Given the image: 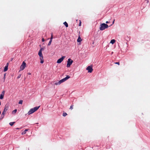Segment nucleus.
Instances as JSON below:
<instances>
[{"instance_id":"1","label":"nucleus","mask_w":150,"mask_h":150,"mask_svg":"<svg viewBox=\"0 0 150 150\" xmlns=\"http://www.w3.org/2000/svg\"><path fill=\"white\" fill-rule=\"evenodd\" d=\"M44 49V48H41L38 53V54L40 57V62L41 64L43 63L44 62L43 57L42 53V51Z\"/></svg>"},{"instance_id":"2","label":"nucleus","mask_w":150,"mask_h":150,"mask_svg":"<svg viewBox=\"0 0 150 150\" xmlns=\"http://www.w3.org/2000/svg\"><path fill=\"white\" fill-rule=\"evenodd\" d=\"M40 106L35 107L31 109L28 112L29 115H30L37 111L39 108Z\"/></svg>"},{"instance_id":"3","label":"nucleus","mask_w":150,"mask_h":150,"mask_svg":"<svg viewBox=\"0 0 150 150\" xmlns=\"http://www.w3.org/2000/svg\"><path fill=\"white\" fill-rule=\"evenodd\" d=\"M108 27V25L105 23L101 24L100 25V29L101 30H103Z\"/></svg>"},{"instance_id":"4","label":"nucleus","mask_w":150,"mask_h":150,"mask_svg":"<svg viewBox=\"0 0 150 150\" xmlns=\"http://www.w3.org/2000/svg\"><path fill=\"white\" fill-rule=\"evenodd\" d=\"M8 108L9 106L8 105H5L4 111L3 112L2 114H1V116H3V117H4L5 114L6 113V111L8 110Z\"/></svg>"},{"instance_id":"5","label":"nucleus","mask_w":150,"mask_h":150,"mask_svg":"<svg viewBox=\"0 0 150 150\" xmlns=\"http://www.w3.org/2000/svg\"><path fill=\"white\" fill-rule=\"evenodd\" d=\"M73 62V61L71 59H69L67 62V67H70L71 65L72 64Z\"/></svg>"},{"instance_id":"6","label":"nucleus","mask_w":150,"mask_h":150,"mask_svg":"<svg viewBox=\"0 0 150 150\" xmlns=\"http://www.w3.org/2000/svg\"><path fill=\"white\" fill-rule=\"evenodd\" d=\"M26 63L24 62H23L20 67V71H22L26 67Z\"/></svg>"},{"instance_id":"7","label":"nucleus","mask_w":150,"mask_h":150,"mask_svg":"<svg viewBox=\"0 0 150 150\" xmlns=\"http://www.w3.org/2000/svg\"><path fill=\"white\" fill-rule=\"evenodd\" d=\"M70 78V76H69L68 75L66 77H65V78H63V79L60 80V83H62L65 81H66V80H67V79H69Z\"/></svg>"},{"instance_id":"8","label":"nucleus","mask_w":150,"mask_h":150,"mask_svg":"<svg viewBox=\"0 0 150 150\" xmlns=\"http://www.w3.org/2000/svg\"><path fill=\"white\" fill-rule=\"evenodd\" d=\"M65 56H62L61 58L59 59L57 61V63H61L64 60V59L65 58Z\"/></svg>"},{"instance_id":"9","label":"nucleus","mask_w":150,"mask_h":150,"mask_svg":"<svg viewBox=\"0 0 150 150\" xmlns=\"http://www.w3.org/2000/svg\"><path fill=\"white\" fill-rule=\"evenodd\" d=\"M86 70H88V72L91 73L92 72L93 69L92 67L90 66H88L86 68Z\"/></svg>"},{"instance_id":"10","label":"nucleus","mask_w":150,"mask_h":150,"mask_svg":"<svg viewBox=\"0 0 150 150\" xmlns=\"http://www.w3.org/2000/svg\"><path fill=\"white\" fill-rule=\"evenodd\" d=\"M5 93V91H3L2 92L1 94L0 95V99H3Z\"/></svg>"},{"instance_id":"11","label":"nucleus","mask_w":150,"mask_h":150,"mask_svg":"<svg viewBox=\"0 0 150 150\" xmlns=\"http://www.w3.org/2000/svg\"><path fill=\"white\" fill-rule=\"evenodd\" d=\"M8 63L5 66L4 69V71L5 72L8 69Z\"/></svg>"},{"instance_id":"12","label":"nucleus","mask_w":150,"mask_h":150,"mask_svg":"<svg viewBox=\"0 0 150 150\" xmlns=\"http://www.w3.org/2000/svg\"><path fill=\"white\" fill-rule=\"evenodd\" d=\"M82 41V39H81L80 37V36H79L78 37V38L77 40V41L78 42H80Z\"/></svg>"},{"instance_id":"13","label":"nucleus","mask_w":150,"mask_h":150,"mask_svg":"<svg viewBox=\"0 0 150 150\" xmlns=\"http://www.w3.org/2000/svg\"><path fill=\"white\" fill-rule=\"evenodd\" d=\"M28 131V129H25L24 131H23V132H22V134L23 135V134H25L26 133V132Z\"/></svg>"},{"instance_id":"14","label":"nucleus","mask_w":150,"mask_h":150,"mask_svg":"<svg viewBox=\"0 0 150 150\" xmlns=\"http://www.w3.org/2000/svg\"><path fill=\"white\" fill-rule=\"evenodd\" d=\"M17 111V109H15L12 112V113L13 114H15Z\"/></svg>"},{"instance_id":"15","label":"nucleus","mask_w":150,"mask_h":150,"mask_svg":"<svg viewBox=\"0 0 150 150\" xmlns=\"http://www.w3.org/2000/svg\"><path fill=\"white\" fill-rule=\"evenodd\" d=\"M63 24L66 27H68V24H67L66 22H64Z\"/></svg>"},{"instance_id":"16","label":"nucleus","mask_w":150,"mask_h":150,"mask_svg":"<svg viewBox=\"0 0 150 150\" xmlns=\"http://www.w3.org/2000/svg\"><path fill=\"white\" fill-rule=\"evenodd\" d=\"M61 83H60V81H59L58 82L55 83V84L56 85H60Z\"/></svg>"},{"instance_id":"17","label":"nucleus","mask_w":150,"mask_h":150,"mask_svg":"<svg viewBox=\"0 0 150 150\" xmlns=\"http://www.w3.org/2000/svg\"><path fill=\"white\" fill-rule=\"evenodd\" d=\"M115 40L114 39H112L110 41V43H112V44H114L115 42Z\"/></svg>"},{"instance_id":"18","label":"nucleus","mask_w":150,"mask_h":150,"mask_svg":"<svg viewBox=\"0 0 150 150\" xmlns=\"http://www.w3.org/2000/svg\"><path fill=\"white\" fill-rule=\"evenodd\" d=\"M15 122H11L9 123V125L11 126H13L14 124L15 123Z\"/></svg>"},{"instance_id":"19","label":"nucleus","mask_w":150,"mask_h":150,"mask_svg":"<svg viewBox=\"0 0 150 150\" xmlns=\"http://www.w3.org/2000/svg\"><path fill=\"white\" fill-rule=\"evenodd\" d=\"M63 116L65 117L67 115V114L66 112H64L62 114Z\"/></svg>"},{"instance_id":"20","label":"nucleus","mask_w":150,"mask_h":150,"mask_svg":"<svg viewBox=\"0 0 150 150\" xmlns=\"http://www.w3.org/2000/svg\"><path fill=\"white\" fill-rule=\"evenodd\" d=\"M52 40H50V41H49V43H48V45L49 46V45H51V42H52Z\"/></svg>"},{"instance_id":"21","label":"nucleus","mask_w":150,"mask_h":150,"mask_svg":"<svg viewBox=\"0 0 150 150\" xmlns=\"http://www.w3.org/2000/svg\"><path fill=\"white\" fill-rule=\"evenodd\" d=\"M23 102V100H21L19 101L18 103L19 104H22Z\"/></svg>"},{"instance_id":"22","label":"nucleus","mask_w":150,"mask_h":150,"mask_svg":"<svg viewBox=\"0 0 150 150\" xmlns=\"http://www.w3.org/2000/svg\"><path fill=\"white\" fill-rule=\"evenodd\" d=\"M53 38V34L52 33L51 35L50 40H52V39Z\"/></svg>"},{"instance_id":"23","label":"nucleus","mask_w":150,"mask_h":150,"mask_svg":"<svg viewBox=\"0 0 150 150\" xmlns=\"http://www.w3.org/2000/svg\"><path fill=\"white\" fill-rule=\"evenodd\" d=\"M73 106H74V105H71L70 107V109L71 110L73 109Z\"/></svg>"},{"instance_id":"24","label":"nucleus","mask_w":150,"mask_h":150,"mask_svg":"<svg viewBox=\"0 0 150 150\" xmlns=\"http://www.w3.org/2000/svg\"><path fill=\"white\" fill-rule=\"evenodd\" d=\"M21 76V74H20L18 75V76L17 77V79H18L19 78H20Z\"/></svg>"},{"instance_id":"25","label":"nucleus","mask_w":150,"mask_h":150,"mask_svg":"<svg viewBox=\"0 0 150 150\" xmlns=\"http://www.w3.org/2000/svg\"><path fill=\"white\" fill-rule=\"evenodd\" d=\"M115 64H118V65H120V63L119 62H115L114 63Z\"/></svg>"},{"instance_id":"26","label":"nucleus","mask_w":150,"mask_h":150,"mask_svg":"<svg viewBox=\"0 0 150 150\" xmlns=\"http://www.w3.org/2000/svg\"><path fill=\"white\" fill-rule=\"evenodd\" d=\"M81 21H80V22H79V26H81Z\"/></svg>"},{"instance_id":"27","label":"nucleus","mask_w":150,"mask_h":150,"mask_svg":"<svg viewBox=\"0 0 150 150\" xmlns=\"http://www.w3.org/2000/svg\"><path fill=\"white\" fill-rule=\"evenodd\" d=\"M6 74H5L4 75V80H5Z\"/></svg>"},{"instance_id":"28","label":"nucleus","mask_w":150,"mask_h":150,"mask_svg":"<svg viewBox=\"0 0 150 150\" xmlns=\"http://www.w3.org/2000/svg\"><path fill=\"white\" fill-rule=\"evenodd\" d=\"M42 41L43 42H44L45 41V40H44V38H42Z\"/></svg>"},{"instance_id":"29","label":"nucleus","mask_w":150,"mask_h":150,"mask_svg":"<svg viewBox=\"0 0 150 150\" xmlns=\"http://www.w3.org/2000/svg\"><path fill=\"white\" fill-rule=\"evenodd\" d=\"M109 23V22L108 21H106V24L108 23Z\"/></svg>"},{"instance_id":"30","label":"nucleus","mask_w":150,"mask_h":150,"mask_svg":"<svg viewBox=\"0 0 150 150\" xmlns=\"http://www.w3.org/2000/svg\"><path fill=\"white\" fill-rule=\"evenodd\" d=\"M115 21V20L114 19L113 21V22H112V24H113L114 23Z\"/></svg>"},{"instance_id":"31","label":"nucleus","mask_w":150,"mask_h":150,"mask_svg":"<svg viewBox=\"0 0 150 150\" xmlns=\"http://www.w3.org/2000/svg\"><path fill=\"white\" fill-rule=\"evenodd\" d=\"M28 75H30L31 74V73H30L29 72L28 73Z\"/></svg>"}]
</instances>
